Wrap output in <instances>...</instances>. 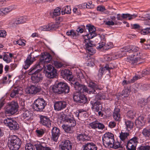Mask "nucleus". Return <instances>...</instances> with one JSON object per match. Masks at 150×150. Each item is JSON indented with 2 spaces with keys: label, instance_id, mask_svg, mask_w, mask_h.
I'll list each match as a JSON object with an SVG mask.
<instances>
[{
  "label": "nucleus",
  "instance_id": "obj_1",
  "mask_svg": "<svg viewBox=\"0 0 150 150\" xmlns=\"http://www.w3.org/2000/svg\"><path fill=\"white\" fill-rule=\"evenodd\" d=\"M42 69L35 65L28 71V74L32 75L31 79L33 83H37L42 80V75L40 73Z\"/></svg>",
  "mask_w": 150,
  "mask_h": 150
},
{
  "label": "nucleus",
  "instance_id": "obj_2",
  "mask_svg": "<svg viewBox=\"0 0 150 150\" xmlns=\"http://www.w3.org/2000/svg\"><path fill=\"white\" fill-rule=\"evenodd\" d=\"M106 97L105 95L101 93H98L95 96L94 99L95 101H93L92 98H91V103L92 105L91 109L94 111L98 112L100 110H102V105L99 100H105Z\"/></svg>",
  "mask_w": 150,
  "mask_h": 150
},
{
  "label": "nucleus",
  "instance_id": "obj_3",
  "mask_svg": "<svg viewBox=\"0 0 150 150\" xmlns=\"http://www.w3.org/2000/svg\"><path fill=\"white\" fill-rule=\"evenodd\" d=\"M52 91L54 93L57 94L68 93L69 92L70 87L67 83L60 82L53 86Z\"/></svg>",
  "mask_w": 150,
  "mask_h": 150
},
{
  "label": "nucleus",
  "instance_id": "obj_4",
  "mask_svg": "<svg viewBox=\"0 0 150 150\" xmlns=\"http://www.w3.org/2000/svg\"><path fill=\"white\" fill-rule=\"evenodd\" d=\"M22 142L17 136H10L9 138L8 146L11 150H18L21 146Z\"/></svg>",
  "mask_w": 150,
  "mask_h": 150
},
{
  "label": "nucleus",
  "instance_id": "obj_5",
  "mask_svg": "<svg viewBox=\"0 0 150 150\" xmlns=\"http://www.w3.org/2000/svg\"><path fill=\"white\" fill-rule=\"evenodd\" d=\"M145 54L141 51L135 52L133 55L129 56L127 59L126 61L132 64L137 63L138 62L144 59Z\"/></svg>",
  "mask_w": 150,
  "mask_h": 150
},
{
  "label": "nucleus",
  "instance_id": "obj_6",
  "mask_svg": "<svg viewBox=\"0 0 150 150\" xmlns=\"http://www.w3.org/2000/svg\"><path fill=\"white\" fill-rule=\"evenodd\" d=\"M52 58V56L50 54L47 52H45L41 56L39 62L35 65L42 69L45 66V64L49 63Z\"/></svg>",
  "mask_w": 150,
  "mask_h": 150
},
{
  "label": "nucleus",
  "instance_id": "obj_7",
  "mask_svg": "<svg viewBox=\"0 0 150 150\" xmlns=\"http://www.w3.org/2000/svg\"><path fill=\"white\" fill-rule=\"evenodd\" d=\"M103 144L105 147L112 145L114 143V135L109 132L105 133L102 137Z\"/></svg>",
  "mask_w": 150,
  "mask_h": 150
},
{
  "label": "nucleus",
  "instance_id": "obj_8",
  "mask_svg": "<svg viewBox=\"0 0 150 150\" xmlns=\"http://www.w3.org/2000/svg\"><path fill=\"white\" fill-rule=\"evenodd\" d=\"M46 101L42 98H38L35 100L33 103L34 109L37 111L42 112L47 105Z\"/></svg>",
  "mask_w": 150,
  "mask_h": 150
},
{
  "label": "nucleus",
  "instance_id": "obj_9",
  "mask_svg": "<svg viewBox=\"0 0 150 150\" xmlns=\"http://www.w3.org/2000/svg\"><path fill=\"white\" fill-rule=\"evenodd\" d=\"M18 103L15 101H11L7 105L5 110V113L7 114H13L18 110Z\"/></svg>",
  "mask_w": 150,
  "mask_h": 150
},
{
  "label": "nucleus",
  "instance_id": "obj_10",
  "mask_svg": "<svg viewBox=\"0 0 150 150\" xmlns=\"http://www.w3.org/2000/svg\"><path fill=\"white\" fill-rule=\"evenodd\" d=\"M4 122L11 130H17L19 128L18 124L13 118H7L5 119Z\"/></svg>",
  "mask_w": 150,
  "mask_h": 150
},
{
  "label": "nucleus",
  "instance_id": "obj_11",
  "mask_svg": "<svg viewBox=\"0 0 150 150\" xmlns=\"http://www.w3.org/2000/svg\"><path fill=\"white\" fill-rule=\"evenodd\" d=\"M73 98L74 101L78 103L84 104L87 101V99L85 96L78 91L74 94Z\"/></svg>",
  "mask_w": 150,
  "mask_h": 150
},
{
  "label": "nucleus",
  "instance_id": "obj_12",
  "mask_svg": "<svg viewBox=\"0 0 150 150\" xmlns=\"http://www.w3.org/2000/svg\"><path fill=\"white\" fill-rule=\"evenodd\" d=\"M47 69L45 71V75L49 79L56 78L57 73L56 69L51 65L47 66Z\"/></svg>",
  "mask_w": 150,
  "mask_h": 150
},
{
  "label": "nucleus",
  "instance_id": "obj_13",
  "mask_svg": "<svg viewBox=\"0 0 150 150\" xmlns=\"http://www.w3.org/2000/svg\"><path fill=\"white\" fill-rule=\"evenodd\" d=\"M86 28L88 30L89 33L85 35L87 37V38L86 39L85 37L84 39V40L86 42H87V41L89 42L90 39H92L96 36V29L94 26L88 24L86 25Z\"/></svg>",
  "mask_w": 150,
  "mask_h": 150
},
{
  "label": "nucleus",
  "instance_id": "obj_14",
  "mask_svg": "<svg viewBox=\"0 0 150 150\" xmlns=\"http://www.w3.org/2000/svg\"><path fill=\"white\" fill-rule=\"evenodd\" d=\"M138 138L134 137L127 141L126 148L128 150H136V147L138 143Z\"/></svg>",
  "mask_w": 150,
  "mask_h": 150
},
{
  "label": "nucleus",
  "instance_id": "obj_15",
  "mask_svg": "<svg viewBox=\"0 0 150 150\" xmlns=\"http://www.w3.org/2000/svg\"><path fill=\"white\" fill-rule=\"evenodd\" d=\"M72 143L69 140H63L59 146L60 150H71Z\"/></svg>",
  "mask_w": 150,
  "mask_h": 150
},
{
  "label": "nucleus",
  "instance_id": "obj_16",
  "mask_svg": "<svg viewBox=\"0 0 150 150\" xmlns=\"http://www.w3.org/2000/svg\"><path fill=\"white\" fill-rule=\"evenodd\" d=\"M67 103L65 101H55L54 103V109L56 111H60L65 109L67 107Z\"/></svg>",
  "mask_w": 150,
  "mask_h": 150
},
{
  "label": "nucleus",
  "instance_id": "obj_17",
  "mask_svg": "<svg viewBox=\"0 0 150 150\" xmlns=\"http://www.w3.org/2000/svg\"><path fill=\"white\" fill-rule=\"evenodd\" d=\"M61 133L59 129L56 127H53L51 130V139L57 142Z\"/></svg>",
  "mask_w": 150,
  "mask_h": 150
},
{
  "label": "nucleus",
  "instance_id": "obj_18",
  "mask_svg": "<svg viewBox=\"0 0 150 150\" xmlns=\"http://www.w3.org/2000/svg\"><path fill=\"white\" fill-rule=\"evenodd\" d=\"M21 112L22 117L23 119L28 120L32 119L33 113L25 108L24 107H23Z\"/></svg>",
  "mask_w": 150,
  "mask_h": 150
},
{
  "label": "nucleus",
  "instance_id": "obj_19",
  "mask_svg": "<svg viewBox=\"0 0 150 150\" xmlns=\"http://www.w3.org/2000/svg\"><path fill=\"white\" fill-rule=\"evenodd\" d=\"M39 117L40 123L41 124L48 127H49L51 126L52 121L47 116L40 115Z\"/></svg>",
  "mask_w": 150,
  "mask_h": 150
},
{
  "label": "nucleus",
  "instance_id": "obj_20",
  "mask_svg": "<svg viewBox=\"0 0 150 150\" xmlns=\"http://www.w3.org/2000/svg\"><path fill=\"white\" fill-rule=\"evenodd\" d=\"M59 27V23L57 22L55 23H50L47 25L40 27L39 28V29L41 31H49L57 28Z\"/></svg>",
  "mask_w": 150,
  "mask_h": 150
},
{
  "label": "nucleus",
  "instance_id": "obj_21",
  "mask_svg": "<svg viewBox=\"0 0 150 150\" xmlns=\"http://www.w3.org/2000/svg\"><path fill=\"white\" fill-rule=\"evenodd\" d=\"M74 84L75 89L81 93L84 92H88L89 90H88L86 86L80 84L78 82H74Z\"/></svg>",
  "mask_w": 150,
  "mask_h": 150
},
{
  "label": "nucleus",
  "instance_id": "obj_22",
  "mask_svg": "<svg viewBox=\"0 0 150 150\" xmlns=\"http://www.w3.org/2000/svg\"><path fill=\"white\" fill-rule=\"evenodd\" d=\"M35 60V57L33 56H32L31 54L28 55L25 61V64L23 65L24 69H28Z\"/></svg>",
  "mask_w": 150,
  "mask_h": 150
},
{
  "label": "nucleus",
  "instance_id": "obj_23",
  "mask_svg": "<svg viewBox=\"0 0 150 150\" xmlns=\"http://www.w3.org/2000/svg\"><path fill=\"white\" fill-rule=\"evenodd\" d=\"M76 138L77 141L81 143L89 141L90 139L89 136L84 133L77 134Z\"/></svg>",
  "mask_w": 150,
  "mask_h": 150
},
{
  "label": "nucleus",
  "instance_id": "obj_24",
  "mask_svg": "<svg viewBox=\"0 0 150 150\" xmlns=\"http://www.w3.org/2000/svg\"><path fill=\"white\" fill-rule=\"evenodd\" d=\"M61 76L64 79H67L69 81L72 80L73 76L72 73L69 69L62 70L61 72Z\"/></svg>",
  "mask_w": 150,
  "mask_h": 150
},
{
  "label": "nucleus",
  "instance_id": "obj_25",
  "mask_svg": "<svg viewBox=\"0 0 150 150\" xmlns=\"http://www.w3.org/2000/svg\"><path fill=\"white\" fill-rule=\"evenodd\" d=\"M23 88L21 87L17 86L15 87L11 92L10 96L12 98H16L18 97V94L22 93Z\"/></svg>",
  "mask_w": 150,
  "mask_h": 150
},
{
  "label": "nucleus",
  "instance_id": "obj_26",
  "mask_svg": "<svg viewBox=\"0 0 150 150\" xmlns=\"http://www.w3.org/2000/svg\"><path fill=\"white\" fill-rule=\"evenodd\" d=\"M41 90L40 88L32 85L30 87L26 88L25 89V91L27 93L33 94H35L37 93L40 92Z\"/></svg>",
  "mask_w": 150,
  "mask_h": 150
},
{
  "label": "nucleus",
  "instance_id": "obj_27",
  "mask_svg": "<svg viewBox=\"0 0 150 150\" xmlns=\"http://www.w3.org/2000/svg\"><path fill=\"white\" fill-rule=\"evenodd\" d=\"M84 43L85 44V48L86 50L88 51L90 54L92 55L96 52V50L93 47V45L91 43L92 42L89 40V42L87 41L86 42L85 40Z\"/></svg>",
  "mask_w": 150,
  "mask_h": 150
},
{
  "label": "nucleus",
  "instance_id": "obj_28",
  "mask_svg": "<svg viewBox=\"0 0 150 150\" xmlns=\"http://www.w3.org/2000/svg\"><path fill=\"white\" fill-rule=\"evenodd\" d=\"M82 150H97V147L93 142L85 143L83 146Z\"/></svg>",
  "mask_w": 150,
  "mask_h": 150
},
{
  "label": "nucleus",
  "instance_id": "obj_29",
  "mask_svg": "<svg viewBox=\"0 0 150 150\" xmlns=\"http://www.w3.org/2000/svg\"><path fill=\"white\" fill-rule=\"evenodd\" d=\"M88 86L90 88V89L91 90L89 91L90 94L97 93V92H96V90L98 89L99 88L98 86L96 84L93 82H90L89 83Z\"/></svg>",
  "mask_w": 150,
  "mask_h": 150
},
{
  "label": "nucleus",
  "instance_id": "obj_30",
  "mask_svg": "<svg viewBox=\"0 0 150 150\" xmlns=\"http://www.w3.org/2000/svg\"><path fill=\"white\" fill-rule=\"evenodd\" d=\"M36 150H53L51 148L44 143L35 145Z\"/></svg>",
  "mask_w": 150,
  "mask_h": 150
},
{
  "label": "nucleus",
  "instance_id": "obj_31",
  "mask_svg": "<svg viewBox=\"0 0 150 150\" xmlns=\"http://www.w3.org/2000/svg\"><path fill=\"white\" fill-rule=\"evenodd\" d=\"M145 120L142 116H140L136 120L135 124L138 127H142L145 123Z\"/></svg>",
  "mask_w": 150,
  "mask_h": 150
},
{
  "label": "nucleus",
  "instance_id": "obj_32",
  "mask_svg": "<svg viewBox=\"0 0 150 150\" xmlns=\"http://www.w3.org/2000/svg\"><path fill=\"white\" fill-rule=\"evenodd\" d=\"M120 109L119 108H115L114 110L113 116L114 119L116 121L120 120Z\"/></svg>",
  "mask_w": 150,
  "mask_h": 150
},
{
  "label": "nucleus",
  "instance_id": "obj_33",
  "mask_svg": "<svg viewBox=\"0 0 150 150\" xmlns=\"http://www.w3.org/2000/svg\"><path fill=\"white\" fill-rule=\"evenodd\" d=\"M113 68V67H111L109 64H106L104 67H101L99 69L98 75L102 76L105 70H108L110 73V70L112 69Z\"/></svg>",
  "mask_w": 150,
  "mask_h": 150
},
{
  "label": "nucleus",
  "instance_id": "obj_34",
  "mask_svg": "<svg viewBox=\"0 0 150 150\" xmlns=\"http://www.w3.org/2000/svg\"><path fill=\"white\" fill-rule=\"evenodd\" d=\"M64 121L67 122L68 125L71 127H74L76 125V121L73 117L69 118L68 117H66L64 119Z\"/></svg>",
  "mask_w": 150,
  "mask_h": 150
},
{
  "label": "nucleus",
  "instance_id": "obj_35",
  "mask_svg": "<svg viewBox=\"0 0 150 150\" xmlns=\"http://www.w3.org/2000/svg\"><path fill=\"white\" fill-rule=\"evenodd\" d=\"M129 136V132H122L120 134L119 137L122 141L124 142H127V137Z\"/></svg>",
  "mask_w": 150,
  "mask_h": 150
},
{
  "label": "nucleus",
  "instance_id": "obj_36",
  "mask_svg": "<svg viewBox=\"0 0 150 150\" xmlns=\"http://www.w3.org/2000/svg\"><path fill=\"white\" fill-rule=\"evenodd\" d=\"M141 77L139 76H135L133 77L132 79H131L130 80L128 81L125 80H124L122 81V84L124 85L125 84H128L129 83H134L136 80L140 78Z\"/></svg>",
  "mask_w": 150,
  "mask_h": 150
},
{
  "label": "nucleus",
  "instance_id": "obj_37",
  "mask_svg": "<svg viewBox=\"0 0 150 150\" xmlns=\"http://www.w3.org/2000/svg\"><path fill=\"white\" fill-rule=\"evenodd\" d=\"M142 134L145 137H149L150 136V128L146 127L144 128L142 131Z\"/></svg>",
  "mask_w": 150,
  "mask_h": 150
},
{
  "label": "nucleus",
  "instance_id": "obj_38",
  "mask_svg": "<svg viewBox=\"0 0 150 150\" xmlns=\"http://www.w3.org/2000/svg\"><path fill=\"white\" fill-rule=\"evenodd\" d=\"M5 14H7L12 10L16 9V6L14 5H11L6 7L3 8Z\"/></svg>",
  "mask_w": 150,
  "mask_h": 150
},
{
  "label": "nucleus",
  "instance_id": "obj_39",
  "mask_svg": "<svg viewBox=\"0 0 150 150\" xmlns=\"http://www.w3.org/2000/svg\"><path fill=\"white\" fill-rule=\"evenodd\" d=\"M66 34L68 36H71V37L73 39H76L78 36L79 34H76L73 30H71L70 31H67Z\"/></svg>",
  "mask_w": 150,
  "mask_h": 150
},
{
  "label": "nucleus",
  "instance_id": "obj_40",
  "mask_svg": "<svg viewBox=\"0 0 150 150\" xmlns=\"http://www.w3.org/2000/svg\"><path fill=\"white\" fill-rule=\"evenodd\" d=\"M62 15L66 14H69L71 12V9L69 6H67L65 7H63L62 10Z\"/></svg>",
  "mask_w": 150,
  "mask_h": 150
},
{
  "label": "nucleus",
  "instance_id": "obj_41",
  "mask_svg": "<svg viewBox=\"0 0 150 150\" xmlns=\"http://www.w3.org/2000/svg\"><path fill=\"white\" fill-rule=\"evenodd\" d=\"M147 102V100L146 99L142 98L139 99L137 104L138 106L142 107L146 104Z\"/></svg>",
  "mask_w": 150,
  "mask_h": 150
},
{
  "label": "nucleus",
  "instance_id": "obj_42",
  "mask_svg": "<svg viewBox=\"0 0 150 150\" xmlns=\"http://www.w3.org/2000/svg\"><path fill=\"white\" fill-rule=\"evenodd\" d=\"M139 86L140 89L142 91H146L150 88V85L148 84H139Z\"/></svg>",
  "mask_w": 150,
  "mask_h": 150
},
{
  "label": "nucleus",
  "instance_id": "obj_43",
  "mask_svg": "<svg viewBox=\"0 0 150 150\" xmlns=\"http://www.w3.org/2000/svg\"><path fill=\"white\" fill-rule=\"evenodd\" d=\"M126 128L128 131H129L133 128V123L131 121L127 120L125 121Z\"/></svg>",
  "mask_w": 150,
  "mask_h": 150
},
{
  "label": "nucleus",
  "instance_id": "obj_44",
  "mask_svg": "<svg viewBox=\"0 0 150 150\" xmlns=\"http://www.w3.org/2000/svg\"><path fill=\"white\" fill-rule=\"evenodd\" d=\"M62 127L65 131L67 133H71L72 131L71 128L70 126L69 125H63L62 126Z\"/></svg>",
  "mask_w": 150,
  "mask_h": 150
},
{
  "label": "nucleus",
  "instance_id": "obj_45",
  "mask_svg": "<svg viewBox=\"0 0 150 150\" xmlns=\"http://www.w3.org/2000/svg\"><path fill=\"white\" fill-rule=\"evenodd\" d=\"M139 48L138 47L134 46H131L129 47V52H134V53L138 52Z\"/></svg>",
  "mask_w": 150,
  "mask_h": 150
},
{
  "label": "nucleus",
  "instance_id": "obj_46",
  "mask_svg": "<svg viewBox=\"0 0 150 150\" xmlns=\"http://www.w3.org/2000/svg\"><path fill=\"white\" fill-rule=\"evenodd\" d=\"M26 21L25 19L23 17H21L16 19L14 23L16 24H18L24 23Z\"/></svg>",
  "mask_w": 150,
  "mask_h": 150
},
{
  "label": "nucleus",
  "instance_id": "obj_47",
  "mask_svg": "<svg viewBox=\"0 0 150 150\" xmlns=\"http://www.w3.org/2000/svg\"><path fill=\"white\" fill-rule=\"evenodd\" d=\"M84 112L83 110H77L76 112V115L78 118L79 117V119L83 118V114Z\"/></svg>",
  "mask_w": 150,
  "mask_h": 150
},
{
  "label": "nucleus",
  "instance_id": "obj_48",
  "mask_svg": "<svg viewBox=\"0 0 150 150\" xmlns=\"http://www.w3.org/2000/svg\"><path fill=\"white\" fill-rule=\"evenodd\" d=\"M130 90L129 88L123 90L122 92V96L124 97H127L129 94Z\"/></svg>",
  "mask_w": 150,
  "mask_h": 150
},
{
  "label": "nucleus",
  "instance_id": "obj_49",
  "mask_svg": "<svg viewBox=\"0 0 150 150\" xmlns=\"http://www.w3.org/2000/svg\"><path fill=\"white\" fill-rule=\"evenodd\" d=\"M125 56V54H121L120 52H118L114 54L112 56V60H114L116 59H117L121 57Z\"/></svg>",
  "mask_w": 150,
  "mask_h": 150
},
{
  "label": "nucleus",
  "instance_id": "obj_50",
  "mask_svg": "<svg viewBox=\"0 0 150 150\" xmlns=\"http://www.w3.org/2000/svg\"><path fill=\"white\" fill-rule=\"evenodd\" d=\"M45 132V130L42 129H37L35 131L37 136L39 137H42L44 134Z\"/></svg>",
  "mask_w": 150,
  "mask_h": 150
},
{
  "label": "nucleus",
  "instance_id": "obj_51",
  "mask_svg": "<svg viewBox=\"0 0 150 150\" xmlns=\"http://www.w3.org/2000/svg\"><path fill=\"white\" fill-rule=\"evenodd\" d=\"M141 34L145 35L150 33V27L142 29L140 32Z\"/></svg>",
  "mask_w": 150,
  "mask_h": 150
},
{
  "label": "nucleus",
  "instance_id": "obj_52",
  "mask_svg": "<svg viewBox=\"0 0 150 150\" xmlns=\"http://www.w3.org/2000/svg\"><path fill=\"white\" fill-rule=\"evenodd\" d=\"M61 9L59 7H57L54 10L53 13V17L57 16L59 15L60 14Z\"/></svg>",
  "mask_w": 150,
  "mask_h": 150
},
{
  "label": "nucleus",
  "instance_id": "obj_53",
  "mask_svg": "<svg viewBox=\"0 0 150 150\" xmlns=\"http://www.w3.org/2000/svg\"><path fill=\"white\" fill-rule=\"evenodd\" d=\"M25 150H35L34 146L31 144H27L25 147Z\"/></svg>",
  "mask_w": 150,
  "mask_h": 150
},
{
  "label": "nucleus",
  "instance_id": "obj_54",
  "mask_svg": "<svg viewBox=\"0 0 150 150\" xmlns=\"http://www.w3.org/2000/svg\"><path fill=\"white\" fill-rule=\"evenodd\" d=\"M135 112L133 110H130L128 112L127 115L129 118L131 119H132L135 116Z\"/></svg>",
  "mask_w": 150,
  "mask_h": 150
},
{
  "label": "nucleus",
  "instance_id": "obj_55",
  "mask_svg": "<svg viewBox=\"0 0 150 150\" xmlns=\"http://www.w3.org/2000/svg\"><path fill=\"white\" fill-rule=\"evenodd\" d=\"M129 47H123V48H121L120 50V51L119 52L121 53V54H124L125 55V53H123L125 52H129Z\"/></svg>",
  "mask_w": 150,
  "mask_h": 150
},
{
  "label": "nucleus",
  "instance_id": "obj_56",
  "mask_svg": "<svg viewBox=\"0 0 150 150\" xmlns=\"http://www.w3.org/2000/svg\"><path fill=\"white\" fill-rule=\"evenodd\" d=\"M138 150H150V146L149 145L141 146Z\"/></svg>",
  "mask_w": 150,
  "mask_h": 150
},
{
  "label": "nucleus",
  "instance_id": "obj_57",
  "mask_svg": "<svg viewBox=\"0 0 150 150\" xmlns=\"http://www.w3.org/2000/svg\"><path fill=\"white\" fill-rule=\"evenodd\" d=\"M98 121H95L90 123L89 125L93 129H96L98 127Z\"/></svg>",
  "mask_w": 150,
  "mask_h": 150
},
{
  "label": "nucleus",
  "instance_id": "obj_58",
  "mask_svg": "<svg viewBox=\"0 0 150 150\" xmlns=\"http://www.w3.org/2000/svg\"><path fill=\"white\" fill-rule=\"evenodd\" d=\"M54 66L57 68H59L63 66L62 63L58 61H54Z\"/></svg>",
  "mask_w": 150,
  "mask_h": 150
},
{
  "label": "nucleus",
  "instance_id": "obj_59",
  "mask_svg": "<svg viewBox=\"0 0 150 150\" xmlns=\"http://www.w3.org/2000/svg\"><path fill=\"white\" fill-rule=\"evenodd\" d=\"M25 42L26 41L23 40L19 39L16 41V43L19 45L24 46L25 45Z\"/></svg>",
  "mask_w": 150,
  "mask_h": 150
},
{
  "label": "nucleus",
  "instance_id": "obj_60",
  "mask_svg": "<svg viewBox=\"0 0 150 150\" xmlns=\"http://www.w3.org/2000/svg\"><path fill=\"white\" fill-rule=\"evenodd\" d=\"M113 147L115 149L123 148V147L121 145L120 143L119 142H116L115 144H114Z\"/></svg>",
  "mask_w": 150,
  "mask_h": 150
},
{
  "label": "nucleus",
  "instance_id": "obj_61",
  "mask_svg": "<svg viewBox=\"0 0 150 150\" xmlns=\"http://www.w3.org/2000/svg\"><path fill=\"white\" fill-rule=\"evenodd\" d=\"M105 43L103 42H102L96 45V47L97 49H100L105 45Z\"/></svg>",
  "mask_w": 150,
  "mask_h": 150
},
{
  "label": "nucleus",
  "instance_id": "obj_62",
  "mask_svg": "<svg viewBox=\"0 0 150 150\" xmlns=\"http://www.w3.org/2000/svg\"><path fill=\"white\" fill-rule=\"evenodd\" d=\"M3 59L4 61L6 62L7 63H8L11 61L10 59L8 58V55L7 54L4 55Z\"/></svg>",
  "mask_w": 150,
  "mask_h": 150
},
{
  "label": "nucleus",
  "instance_id": "obj_63",
  "mask_svg": "<svg viewBox=\"0 0 150 150\" xmlns=\"http://www.w3.org/2000/svg\"><path fill=\"white\" fill-rule=\"evenodd\" d=\"M142 73L144 75L150 74V68H147L144 69L142 72Z\"/></svg>",
  "mask_w": 150,
  "mask_h": 150
},
{
  "label": "nucleus",
  "instance_id": "obj_64",
  "mask_svg": "<svg viewBox=\"0 0 150 150\" xmlns=\"http://www.w3.org/2000/svg\"><path fill=\"white\" fill-rule=\"evenodd\" d=\"M85 27L84 25H83L81 27H79L76 29V31L78 33H82L83 32L84 30L83 28H85Z\"/></svg>",
  "mask_w": 150,
  "mask_h": 150
}]
</instances>
